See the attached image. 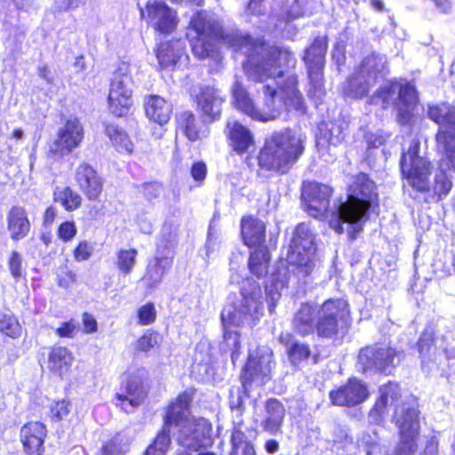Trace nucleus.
Returning a JSON list of instances; mask_svg holds the SVG:
<instances>
[{
	"label": "nucleus",
	"instance_id": "3",
	"mask_svg": "<svg viewBox=\"0 0 455 455\" xmlns=\"http://www.w3.org/2000/svg\"><path fill=\"white\" fill-rule=\"evenodd\" d=\"M190 26L196 35L190 41L191 48L194 55L198 59L216 58L218 54L215 52V42L220 39L235 51H243L246 56L254 52L255 46L261 44L252 42L247 35L241 31L232 30L224 33L214 15L206 12H198L192 18Z\"/></svg>",
	"mask_w": 455,
	"mask_h": 455
},
{
	"label": "nucleus",
	"instance_id": "61",
	"mask_svg": "<svg viewBox=\"0 0 455 455\" xmlns=\"http://www.w3.org/2000/svg\"><path fill=\"white\" fill-rule=\"evenodd\" d=\"M265 449L267 453L274 454L279 449V443L274 439H269L265 443Z\"/></svg>",
	"mask_w": 455,
	"mask_h": 455
},
{
	"label": "nucleus",
	"instance_id": "16",
	"mask_svg": "<svg viewBox=\"0 0 455 455\" xmlns=\"http://www.w3.org/2000/svg\"><path fill=\"white\" fill-rule=\"evenodd\" d=\"M140 10L141 18L159 33L170 34L178 26L179 18L176 11L163 1H148L145 9L140 7Z\"/></svg>",
	"mask_w": 455,
	"mask_h": 455
},
{
	"label": "nucleus",
	"instance_id": "4",
	"mask_svg": "<svg viewBox=\"0 0 455 455\" xmlns=\"http://www.w3.org/2000/svg\"><path fill=\"white\" fill-rule=\"evenodd\" d=\"M375 184L365 174H359L350 187V195L333 211L330 227L338 234L345 232L342 224H347V233L351 239L363 230L367 220V212L377 201Z\"/></svg>",
	"mask_w": 455,
	"mask_h": 455
},
{
	"label": "nucleus",
	"instance_id": "59",
	"mask_svg": "<svg viewBox=\"0 0 455 455\" xmlns=\"http://www.w3.org/2000/svg\"><path fill=\"white\" fill-rule=\"evenodd\" d=\"M76 281V275L72 271H66L65 277H60L59 283L60 286L68 287Z\"/></svg>",
	"mask_w": 455,
	"mask_h": 455
},
{
	"label": "nucleus",
	"instance_id": "30",
	"mask_svg": "<svg viewBox=\"0 0 455 455\" xmlns=\"http://www.w3.org/2000/svg\"><path fill=\"white\" fill-rule=\"evenodd\" d=\"M74 355L64 347H52L49 353L46 367L54 375L63 379L69 371Z\"/></svg>",
	"mask_w": 455,
	"mask_h": 455
},
{
	"label": "nucleus",
	"instance_id": "12",
	"mask_svg": "<svg viewBox=\"0 0 455 455\" xmlns=\"http://www.w3.org/2000/svg\"><path fill=\"white\" fill-rule=\"evenodd\" d=\"M275 367L273 352L268 347H259L254 353L250 354L242 374V383L244 389L255 385L264 386L272 378Z\"/></svg>",
	"mask_w": 455,
	"mask_h": 455
},
{
	"label": "nucleus",
	"instance_id": "52",
	"mask_svg": "<svg viewBox=\"0 0 455 455\" xmlns=\"http://www.w3.org/2000/svg\"><path fill=\"white\" fill-rule=\"evenodd\" d=\"M81 0H54V8L59 12L76 9Z\"/></svg>",
	"mask_w": 455,
	"mask_h": 455
},
{
	"label": "nucleus",
	"instance_id": "25",
	"mask_svg": "<svg viewBox=\"0 0 455 455\" xmlns=\"http://www.w3.org/2000/svg\"><path fill=\"white\" fill-rule=\"evenodd\" d=\"M227 137L229 146L238 155L247 153L254 147V136L251 130L238 121H228Z\"/></svg>",
	"mask_w": 455,
	"mask_h": 455
},
{
	"label": "nucleus",
	"instance_id": "28",
	"mask_svg": "<svg viewBox=\"0 0 455 455\" xmlns=\"http://www.w3.org/2000/svg\"><path fill=\"white\" fill-rule=\"evenodd\" d=\"M6 220L7 229L12 240L20 241L28 235L31 225L23 207L12 206L7 213Z\"/></svg>",
	"mask_w": 455,
	"mask_h": 455
},
{
	"label": "nucleus",
	"instance_id": "41",
	"mask_svg": "<svg viewBox=\"0 0 455 455\" xmlns=\"http://www.w3.org/2000/svg\"><path fill=\"white\" fill-rule=\"evenodd\" d=\"M418 346L419 352L422 357V363L424 365L427 359H430L436 354L437 348L433 334L431 332L425 331L420 337Z\"/></svg>",
	"mask_w": 455,
	"mask_h": 455
},
{
	"label": "nucleus",
	"instance_id": "14",
	"mask_svg": "<svg viewBox=\"0 0 455 455\" xmlns=\"http://www.w3.org/2000/svg\"><path fill=\"white\" fill-rule=\"evenodd\" d=\"M347 314L346 300L338 299L325 301L318 311V321L315 325L317 334L324 338L336 335L345 323Z\"/></svg>",
	"mask_w": 455,
	"mask_h": 455
},
{
	"label": "nucleus",
	"instance_id": "42",
	"mask_svg": "<svg viewBox=\"0 0 455 455\" xmlns=\"http://www.w3.org/2000/svg\"><path fill=\"white\" fill-rule=\"evenodd\" d=\"M0 331L15 338L20 335L21 326L12 315L0 314Z\"/></svg>",
	"mask_w": 455,
	"mask_h": 455
},
{
	"label": "nucleus",
	"instance_id": "45",
	"mask_svg": "<svg viewBox=\"0 0 455 455\" xmlns=\"http://www.w3.org/2000/svg\"><path fill=\"white\" fill-rule=\"evenodd\" d=\"M288 355L291 363L298 364L309 357L310 349L306 344L296 342L289 347Z\"/></svg>",
	"mask_w": 455,
	"mask_h": 455
},
{
	"label": "nucleus",
	"instance_id": "58",
	"mask_svg": "<svg viewBox=\"0 0 455 455\" xmlns=\"http://www.w3.org/2000/svg\"><path fill=\"white\" fill-rule=\"evenodd\" d=\"M162 188L159 184L156 183H148L144 186V195L148 197V199L151 200L156 198L161 192Z\"/></svg>",
	"mask_w": 455,
	"mask_h": 455
},
{
	"label": "nucleus",
	"instance_id": "29",
	"mask_svg": "<svg viewBox=\"0 0 455 455\" xmlns=\"http://www.w3.org/2000/svg\"><path fill=\"white\" fill-rule=\"evenodd\" d=\"M124 394H117L116 398L120 402L118 404L123 410L130 412V408L138 407L146 396V390L142 380L138 377H132L128 379L124 387Z\"/></svg>",
	"mask_w": 455,
	"mask_h": 455
},
{
	"label": "nucleus",
	"instance_id": "22",
	"mask_svg": "<svg viewBox=\"0 0 455 455\" xmlns=\"http://www.w3.org/2000/svg\"><path fill=\"white\" fill-rule=\"evenodd\" d=\"M76 181L89 200H96L99 198L103 182L97 172L87 164H81L76 171Z\"/></svg>",
	"mask_w": 455,
	"mask_h": 455
},
{
	"label": "nucleus",
	"instance_id": "51",
	"mask_svg": "<svg viewBox=\"0 0 455 455\" xmlns=\"http://www.w3.org/2000/svg\"><path fill=\"white\" fill-rule=\"evenodd\" d=\"M328 133L330 136L327 137V134H324V137L326 138L329 145L337 146L344 140V135L339 126L333 125L329 129Z\"/></svg>",
	"mask_w": 455,
	"mask_h": 455
},
{
	"label": "nucleus",
	"instance_id": "15",
	"mask_svg": "<svg viewBox=\"0 0 455 455\" xmlns=\"http://www.w3.org/2000/svg\"><path fill=\"white\" fill-rule=\"evenodd\" d=\"M326 50V39L319 37L315 39L304 56L311 84L309 93L316 98H321L323 95V69Z\"/></svg>",
	"mask_w": 455,
	"mask_h": 455
},
{
	"label": "nucleus",
	"instance_id": "23",
	"mask_svg": "<svg viewBox=\"0 0 455 455\" xmlns=\"http://www.w3.org/2000/svg\"><path fill=\"white\" fill-rule=\"evenodd\" d=\"M379 393V398L369 414L370 419L376 424L383 420L389 407L396 405L400 397V388L396 383L389 381L380 387Z\"/></svg>",
	"mask_w": 455,
	"mask_h": 455
},
{
	"label": "nucleus",
	"instance_id": "62",
	"mask_svg": "<svg viewBox=\"0 0 455 455\" xmlns=\"http://www.w3.org/2000/svg\"><path fill=\"white\" fill-rule=\"evenodd\" d=\"M56 216V211L53 207H49L46 209L44 215V220L45 224H52L54 220V218Z\"/></svg>",
	"mask_w": 455,
	"mask_h": 455
},
{
	"label": "nucleus",
	"instance_id": "17",
	"mask_svg": "<svg viewBox=\"0 0 455 455\" xmlns=\"http://www.w3.org/2000/svg\"><path fill=\"white\" fill-rule=\"evenodd\" d=\"M84 140V128L76 117L67 119L58 129L51 151L60 156L70 154Z\"/></svg>",
	"mask_w": 455,
	"mask_h": 455
},
{
	"label": "nucleus",
	"instance_id": "19",
	"mask_svg": "<svg viewBox=\"0 0 455 455\" xmlns=\"http://www.w3.org/2000/svg\"><path fill=\"white\" fill-rule=\"evenodd\" d=\"M399 90V121L402 124H407L411 119V108L417 102V94L414 86L407 84L399 86L398 84H391L387 87H383L378 94V98L382 99L383 108H386L394 98L396 91Z\"/></svg>",
	"mask_w": 455,
	"mask_h": 455
},
{
	"label": "nucleus",
	"instance_id": "50",
	"mask_svg": "<svg viewBox=\"0 0 455 455\" xmlns=\"http://www.w3.org/2000/svg\"><path fill=\"white\" fill-rule=\"evenodd\" d=\"M69 413V403L66 401L55 402L51 408V414L57 420L62 419Z\"/></svg>",
	"mask_w": 455,
	"mask_h": 455
},
{
	"label": "nucleus",
	"instance_id": "27",
	"mask_svg": "<svg viewBox=\"0 0 455 455\" xmlns=\"http://www.w3.org/2000/svg\"><path fill=\"white\" fill-rule=\"evenodd\" d=\"M172 264V255L171 251L164 254L158 252V254L148 262L142 281L148 287L153 288L157 286L162 282L164 274L171 267Z\"/></svg>",
	"mask_w": 455,
	"mask_h": 455
},
{
	"label": "nucleus",
	"instance_id": "48",
	"mask_svg": "<svg viewBox=\"0 0 455 455\" xmlns=\"http://www.w3.org/2000/svg\"><path fill=\"white\" fill-rule=\"evenodd\" d=\"M93 252V246L87 241H83L74 250V259L80 262L87 260Z\"/></svg>",
	"mask_w": 455,
	"mask_h": 455
},
{
	"label": "nucleus",
	"instance_id": "13",
	"mask_svg": "<svg viewBox=\"0 0 455 455\" xmlns=\"http://www.w3.org/2000/svg\"><path fill=\"white\" fill-rule=\"evenodd\" d=\"M400 362V353L386 345H374L362 349L358 355V366L363 372L379 371L386 375Z\"/></svg>",
	"mask_w": 455,
	"mask_h": 455
},
{
	"label": "nucleus",
	"instance_id": "49",
	"mask_svg": "<svg viewBox=\"0 0 455 455\" xmlns=\"http://www.w3.org/2000/svg\"><path fill=\"white\" fill-rule=\"evenodd\" d=\"M76 234V228L73 221H66L59 227L58 235L64 242L71 241Z\"/></svg>",
	"mask_w": 455,
	"mask_h": 455
},
{
	"label": "nucleus",
	"instance_id": "56",
	"mask_svg": "<svg viewBox=\"0 0 455 455\" xmlns=\"http://www.w3.org/2000/svg\"><path fill=\"white\" fill-rule=\"evenodd\" d=\"M230 407L231 409H239L243 404V397L241 388H232L230 391Z\"/></svg>",
	"mask_w": 455,
	"mask_h": 455
},
{
	"label": "nucleus",
	"instance_id": "34",
	"mask_svg": "<svg viewBox=\"0 0 455 455\" xmlns=\"http://www.w3.org/2000/svg\"><path fill=\"white\" fill-rule=\"evenodd\" d=\"M106 133L118 152L125 154L132 153L133 144L122 128L115 124H108L106 127Z\"/></svg>",
	"mask_w": 455,
	"mask_h": 455
},
{
	"label": "nucleus",
	"instance_id": "40",
	"mask_svg": "<svg viewBox=\"0 0 455 455\" xmlns=\"http://www.w3.org/2000/svg\"><path fill=\"white\" fill-rule=\"evenodd\" d=\"M129 447L127 439L117 435L102 446L100 455H124Z\"/></svg>",
	"mask_w": 455,
	"mask_h": 455
},
{
	"label": "nucleus",
	"instance_id": "24",
	"mask_svg": "<svg viewBox=\"0 0 455 455\" xmlns=\"http://www.w3.org/2000/svg\"><path fill=\"white\" fill-rule=\"evenodd\" d=\"M285 414V408L280 401L275 398L267 400L260 420L261 427L271 435L281 433Z\"/></svg>",
	"mask_w": 455,
	"mask_h": 455
},
{
	"label": "nucleus",
	"instance_id": "43",
	"mask_svg": "<svg viewBox=\"0 0 455 455\" xmlns=\"http://www.w3.org/2000/svg\"><path fill=\"white\" fill-rule=\"evenodd\" d=\"M162 341L159 333L152 331H146L135 343V350L148 352L158 346Z\"/></svg>",
	"mask_w": 455,
	"mask_h": 455
},
{
	"label": "nucleus",
	"instance_id": "57",
	"mask_svg": "<svg viewBox=\"0 0 455 455\" xmlns=\"http://www.w3.org/2000/svg\"><path fill=\"white\" fill-rule=\"evenodd\" d=\"M421 455H438V440L436 437H430L425 445Z\"/></svg>",
	"mask_w": 455,
	"mask_h": 455
},
{
	"label": "nucleus",
	"instance_id": "20",
	"mask_svg": "<svg viewBox=\"0 0 455 455\" xmlns=\"http://www.w3.org/2000/svg\"><path fill=\"white\" fill-rule=\"evenodd\" d=\"M191 97L198 110L209 120L213 121L220 116L224 99L219 91L209 86L194 88Z\"/></svg>",
	"mask_w": 455,
	"mask_h": 455
},
{
	"label": "nucleus",
	"instance_id": "64",
	"mask_svg": "<svg viewBox=\"0 0 455 455\" xmlns=\"http://www.w3.org/2000/svg\"><path fill=\"white\" fill-rule=\"evenodd\" d=\"M38 74L40 77L45 79L47 82H52L51 72L46 66L40 67Z\"/></svg>",
	"mask_w": 455,
	"mask_h": 455
},
{
	"label": "nucleus",
	"instance_id": "35",
	"mask_svg": "<svg viewBox=\"0 0 455 455\" xmlns=\"http://www.w3.org/2000/svg\"><path fill=\"white\" fill-rule=\"evenodd\" d=\"M138 251L133 248L120 249L116 252V266L124 275L132 273L137 264Z\"/></svg>",
	"mask_w": 455,
	"mask_h": 455
},
{
	"label": "nucleus",
	"instance_id": "31",
	"mask_svg": "<svg viewBox=\"0 0 455 455\" xmlns=\"http://www.w3.org/2000/svg\"><path fill=\"white\" fill-rule=\"evenodd\" d=\"M145 111L150 120L163 125L170 119L172 106L160 96L149 95L145 100Z\"/></svg>",
	"mask_w": 455,
	"mask_h": 455
},
{
	"label": "nucleus",
	"instance_id": "9",
	"mask_svg": "<svg viewBox=\"0 0 455 455\" xmlns=\"http://www.w3.org/2000/svg\"><path fill=\"white\" fill-rule=\"evenodd\" d=\"M265 224L263 221L246 217L242 220L241 232L246 245L255 248L251 254L249 260V267L251 273L258 277L267 274L269 262V252L265 242Z\"/></svg>",
	"mask_w": 455,
	"mask_h": 455
},
{
	"label": "nucleus",
	"instance_id": "7",
	"mask_svg": "<svg viewBox=\"0 0 455 455\" xmlns=\"http://www.w3.org/2000/svg\"><path fill=\"white\" fill-rule=\"evenodd\" d=\"M303 143L302 135L294 131L275 132L266 140L259 164L267 170L286 172L303 154Z\"/></svg>",
	"mask_w": 455,
	"mask_h": 455
},
{
	"label": "nucleus",
	"instance_id": "46",
	"mask_svg": "<svg viewBox=\"0 0 455 455\" xmlns=\"http://www.w3.org/2000/svg\"><path fill=\"white\" fill-rule=\"evenodd\" d=\"M139 323L141 325H148L155 322L156 311L153 303H147L138 310Z\"/></svg>",
	"mask_w": 455,
	"mask_h": 455
},
{
	"label": "nucleus",
	"instance_id": "39",
	"mask_svg": "<svg viewBox=\"0 0 455 455\" xmlns=\"http://www.w3.org/2000/svg\"><path fill=\"white\" fill-rule=\"evenodd\" d=\"M179 128L185 133L189 140L201 139V133L196 124V117L191 112H184L178 117Z\"/></svg>",
	"mask_w": 455,
	"mask_h": 455
},
{
	"label": "nucleus",
	"instance_id": "54",
	"mask_svg": "<svg viewBox=\"0 0 455 455\" xmlns=\"http://www.w3.org/2000/svg\"><path fill=\"white\" fill-rule=\"evenodd\" d=\"M76 330V326L73 321L64 323L60 328L57 329V333L60 337L71 338Z\"/></svg>",
	"mask_w": 455,
	"mask_h": 455
},
{
	"label": "nucleus",
	"instance_id": "44",
	"mask_svg": "<svg viewBox=\"0 0 455 455\" xmlns=\"http://www.w3.org/2000/svg\"><path fill=\"white\" fill-rule=\"evenodd\" d=\"M176 236L177 227L171 222H165L161 229L159 242L157 243L158 251L161 247H163L164 250L166 249L167 251H170L168 246L172 245L175 242Z\"/></svg>",
	"mask_w": 455,
	"mask_h": 455
},
{
	"label": "nucleus",
	"instance_id": "2",
	"mask_svg": "<svg viewBox=\"0 0 455 455\" xmlns=\"http://www.w3.org/2000/svg\"><path fill=\"white\" fill-rule=\"evenodd\" d=\"M451 108L443 105L432 107L428 111L429 117L440 125L436 143L438 150L443 154L434 184L431 186L428 180L431 164L424 156L419 155V140H411L400 162L402 173L409 185L419 191H433L439 199L446 196L452 186L445 170L453 169L455 172V129L448 124Z\"/></svg>",
	"mask_w": 455,
	"mask_h": 455
},
{
	"label": "nucleus",
	"instance_id": "60",
	"mask_svg": "<svg viewBox=\"0 0 455 455\" xmlns=\"http://www.w3.org/2000/svg\"><path fill=\"white\" fill-rule=\"evenodd\" d=\"M386 141V138L382 135H371L368 143L372 148H379Z\"/></svg>",
	"mask_w": 455,
	"mask_h": 455
},
{
	"label": "nucleus",
	"instance_id": "5",
	"mask_svg": "<svg viewBox=\"0 0 455 455\" xmlns=\"http://www.w3.org/2000/svg\"><path fill=\"white\" fill-rule=\"evenodd\" d=\"M241 294L242 299L237 305L226 306L221 313L224 339L227 346L234 349L233 362L238 356L240 348L239 333L233 328L243 325L252 326L262 315L263 310L262 291L255 281L249 279L243 281Z\"/></svg>",
	"mask_w": 455,
	"mask_h": 455
},
{
	"label": "nucleus",
	"instance_id": "11",
	"mask_svg": "<svg viewBox=\"0 0 455 455\" xmlns=\"http://www.w3.org/2000/svg\"><path fill=\"white\" fill-rule=\"evenodd\" d=\"M132 79L130 66L122 63L113 75L108 92V108L117 116L128 113L132 104Z\"/></svg>",
	"mask_w": 455,
	"mask_h": 455
},
{
	"label": "nucleus",
	"instance_id": "26",
	"mask_svg": "<svg viewBox=\"0 0 455 455\" xmlns=\"http://www.w3.org/2000/svg\"><path fill=\"white\" fill-rule=\"evenodd\" d=\"M46 436L44 426L40 422H29L20 429V440L25 451L29 455H42Z\"/></svg>",
	"mask_w": 455,
	"mask_h": 455
},
{
	"label": "nucleus",
	"instance_id": "37",
	"mask_svg": "<svg viewBox=\"0 0 455 455\" xmlns=\"http://www.w3.org/2000/svg\"><path fill=\"white\" fill-rule=\"evenodd\" d=\"M172 425H166L164 423L163 429L158 433L155 441L150 444L147 451L146 455H165L170 444V432Z\"/></svg>",
	"mask_w": 455,
	"mask_h": 455
},
{
	"label": "nucleus",
	"instance_id": "1",
	"mask_svg": "<svg viewBox=\"0 0 455 455\" xmlns=\"http://www.w3.org/2000/svg\"><path fill=\"white\" fill-rule=\"evenodd\" d=\"M295 58L287 49L260 44L247 56L244 70L250 79L260 82L265 95L264 107L258 109L242 83L236 78L232 87L235 107L259 122H269L280 116L283 105L298 109L301 94L297 89V79L288 75L285 68L293 67Z\"/></svg>",
	"mask_w": 455,
	"mask_h": 455
},
{
	"label": "nucleus",
	"instance_id": "33",
	"mask_svg": "<svg viewBox=\"0 0 455 455\" xmlns=\"http://www.w3.org/2000/svg\"><path fill=\"white\" fill-rule=\"evenodd\" d=\"M315 308L308 304L301 305L293 318L294 330L301 334L307 335L315 328Z\"/></svg>",
	"mask_w": 455,
	"mask_h": 455
},
{
	"label": "nucleus",
	"instance_id": "55",
	"mask_svg": "<svg viewBox=\"0 0 455 455\" xmlns=\"http://www.w3.org/2000/svg\"><path fill=\"white\" fill-rule=\"evenodd\" d=\"M83 324L85 332L93 333L97 331V321L92 315L88 313H84L83 315Z\"/></svg>",
	"mask_w": 455,
	"mask_h": 455
},
{
	"label": "nucleus",
	"instance_id": "53",
	"mask_svg": "<svg viewBox=\"0 0 455 455\" xmlns=\"http://www.w3.org/2000/svg\"><path fill=\"white\" fill-rule=\"evenodd\" d=\"M207 173V168L204 163L197 162L193 164L191 168V175L196 181H202L204 180Z\"/></svg>",
	"mask_w": 455,
	"mask_h": 455
},
{
	"label": "nucleus",
	"instance_id": "32",
	"mask_svg": "<svg viewBox=\"0 0 455 455\" xmlns=\"http://www.w3.org/2000/svg\"><path fill=\"white\" fill-rule=\"evenodd\" d=\"M185 44L181 40L168 41L159 45L156 58L161 68L174 66L184 53Z\"/></svg>",
	"mask_w": 455,
	"mask_h": 455
},
{
	"label": "nucleus",
	"instance_id": "8",
	"mask_svg": "<svg viewBox=\"0 0 455 455\" xmlns=\"http://www.w3.org/2000/svg\"><path fill=\"white\" fill-rule=\"evenodd\" d=\"M315 238L309 228L302 223L297 226L287 253V261L296 268L299 279L308 276L315 267Z\"/></svg>",
	"mask_w": 455,
	"mask_h": 455
},
{
	"label": "nucleus",
	"instance_id": "18",
	"mask_svg": "<svg viewBox=\"0 0 455 455\" xmlns=\"http://www.w3.org/2000/svg\"><path fill=\"white\" fill-rule=\"evenodd\" d=\"M331 193V188L327 185L316 182L305 184L302 192L305 210L315 218L329 217L330 220L333 212H331L330 215L328 214Z\"/></svg>",
	"mask_w": 455,
	"mask_h": 455
},
{
	"label": "nucleus",
	"instance_id": "36",
	"mask_svg": "<svg viewBox=\"0 0 455 455\" xmlns=\"http://www.w3.org/2000/svg\"><path fill=\"white\" fill-rule=\"evenodd\" d=\"M54 201L60 204L67 211H74L81 205V196L70 188H57L54 191Z\"/></svg>",
	"mask_w": 455,
	"mask_h": 455
},
{
	"label": "nucleus",
	"instance_id": "10",
	"mask_svg": "<svg viewBox=\"0 0 455 455\" xmlns=\"http://www.w3.org/2000/svg\"><path fill=\"white\" fill-rule=\"evenodd\" d=\"M386 67V58L372 53L365 57L344 85L343 92L347 97L363 98L375 85L378 76Z\"/></svg>",
	"mask_w": 455,
	"mask_h": 455
},
{
	"label": "nucleus",
	"instance_id": "63",
	"mask_svg": "<svg viewBox=\"0 0 455 455\" xmlns=\"http://www.w3.org/2000/svg\"><path fill=\"white\" fill-rule=\"evenodd\" d=\"M298 0H296L295 6L289 11H287V18L289 20H293L302 15L303 12L298 7Z\"/></svg>",
	"mask_w": 455,
	"mask_h": 455
},
{
	"label": "nucleus",
	"instance_id": "38",
	"mask_svg": "<svg viewBox=\"0 0 455 455\" xmlns=\"http://www.w3.org/2000/svg\"><path fill=\"white\" fill-rule=\"evenodd\" d=\"M232 450L230 455H255V450L251 443L246 440L243 432L234 429L231 436Z\"/></svg>",
	"mask_w": 455,
	"mask_h": 455
},
{
	"label": "nucleus",
	"instance_id": "21",
	"mask_svg": "<svg viewBox=\"0 0 455 455\" xmlns=\"http://www.w3.org/2000/svg\"><path fill=\"white\" fill-rule=\"evenodd\" d=\"M370 393L367 386L357 379H350L346 385L330 393L333 404L339 406H355L364 402Z\"/></svg>",
	"mask_w": 455,
	"mask_h": 455
},
{
	"label": "nucleus",
	"instance_id": "6",
	"mask_svg": "<svg viewBox=\"0 0 455 455\" xmlns=\"http://www.w3.org/2000/svg\"><path fill=\"white\" fill-rule=\"evenodd\" d=\"M191 395L188 392L180 394L170 404L165 415V424L178 428L177 440L182 451H197L212 442V424L204 418L190 416Z\"/></svg>",
	"mask_w": 455,
	"mask_h": 455
},
{
	"label": "nucleus",
	"instance_id": "47",
	"mask_svg": "<svg viewBox=\"0 0 455 455\" xmlns=\"http://www.w3.org/2000/svg\"><path fill=\"white\" fill-rule=\"evenodd\" d=\"M22 257L20 252L12 251L11 257L8 261V267L11 272V275L15 279H20L23 275L22 271Z\"/></svg>",
	"mask_w": 455,
	"mask_h": 455
}]
</instances>
